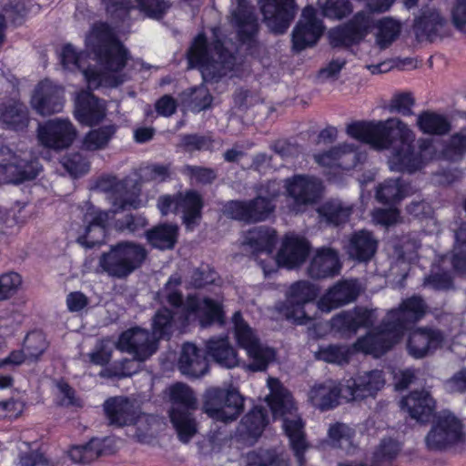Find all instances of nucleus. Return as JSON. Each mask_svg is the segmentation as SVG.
Here are the masks:
<instances>
[{"mask_svg": "<svg viewBox=\"0 0 466 466\" xmlns=\"http://www.w3.org/2000/svg\"><path fill=\"white\" fill-rule=\"evenodd\" d=\"M232 21L237 27L238 38L242 43H248L254 39L258 30V24L251 10L239 5L232 13Z\"/></svg>", "mask_w": 466, "mask_h": 466, "instance_id": "obj_46", "label": "nucleus"}, {"mask_svg": "<svg viewBox=\"0 0 466 466\" xmlns=\"http://www.w3.org/2000/svg\"><path fill=\"white\" fill-rule=\"evenodd\" d=\"M347 133L360 142L369 144L376 150L390 149L388 166L390 171L414 174L438 157V149L431 138L414 144L413 131L399 118L379 122H353Z\"/></svg>", "mask_w": 466, "mask_h": 466, "instance_id": "obj_1", "label": "nucleus"}, {"mask_svg": "<svg viewBox=\"0 0 466 466\" xmlns=\"http://www.w3.org/2000/svg\"><path fill=\"white\" fill-rule=\"evenodd\" d=\"M391 325H385V318L375 331L357 339L354 346L359 351L371 354L374 357H380L390 350L402 337L397 330L390 329Z\"/></svg>", "mask_w": 466, "mask_h": 466, "instance_id": "obj_22", "label": "nucleus"}, {"mask_svg": "<svg viewBox=\"0 0 466 466\" xmlns=\"http://www.w3.org/2000/svg\"><path fill=\"white\" fill-rule=\"evenodd\" d=\"M171 164L151 163L140 167V178L144 182L163 183L171 177Z\"/></svg>", "mask_w": 466, "mask_h": 466, "instance_id": "obj_60", "label": "nucleus"}, {"mask_svg": "<svg viewBox=\"0 0 466 466\" xmlns=\"http://www.w3.org/2000/svg\"><path fill=\"white\" fill-rule=\"evenodd\" d=\"M181 173L188 177L191 184L203 186L211 185L217 179V172L211 167L186 165L182 167Z\"/></svg>", "mask_w": 466, "mask_h": 466, "instance_id": "obj_61", "label": "nucleus"}, {"mask_svg": "<svg viewBox=\"0 0 466 466\" xmlns=\"http://www.w3.org/2000/svg\"><path fill=\"white\" fill-rule=\"evenodd\" d=\"M65 169L73 177H79L88 172L90 165L79 152L69 153L62 159Z\"/></svg>", "mask_w": 466, "mask_h": 466, "instance_id": "obj_63", "label": "nucleus"}, {"mask_svg": "<svg viewBox=\"0 0 466 466\" xmlns=\"http://www.w3.org/2000/svg\"><path fill=\"white\" fill-rule=\"evenodd\" d=\"M345 384L329 380L323 383L315 384L309 392V400L321 411L337 407L341 396L345 398Z\"/></svg>", "mask_w": 466, "mask_h": 466, "instance_id": "obj_34", "label": "nucleus"}, {"mask_svg": "<svg viewBox=\"0 0 466 466\" xmlns=\"http://www.w3.org/2000/svg\"><path fill=\"white\" fill-rule=\"evenodd\" d=\"M374 324V312L362 308L342 311L331 319V328L343 336L355 334L360 328Z\"/></svg>", "mask_w": 466, "mask_h": 466, "instance_id": "obj_31", "label": "nucleus"}, {"mask_svg": "<svg viewBox=\"0 0 466 466\" xmlns=\"http://www.w3.org/2000/svg\"><path fill=\"white\" fill-rule=\"evenodd\" d=\"M82 56L83 54L78 53L71 44H66L62 48L60 61L66 69L80 70L85 76L89 89H97L100 86L116 87L124 82L121 76H109L106 72L97 70L95 66L82 68Z\"/></svg>", "mask_w": 466, "mask_h": 466, "instance_id": "obj_12", "label": "nucleus"}, {"mask_svg": "<svg viewBox=\"0 0 466 466\" xmlns=\"http://www.w3.org/2000/svg\"><path fill=\"white\" fill-rule=\"evenodd\" d=\"M357 296L358 292L353 284L347 280L339 281L323 294L317 306L321 312L329 313L333 309L354 301Z\"/></svg>", "mask_w": 466, "mask_h": 466, "instance_id": "obj_36", "label": "nucleus"}, {"mask_svg": "<svg viewBox=\"0 0 466 466\" xmlns=\"http://www.w3.org/2000/svg\"><path fill=\"white\" fill-rule=\"evenodd\" d=\"M109 213L90 205L84 214L85 232L78 236L76 241L81 246L92 248L105 241L106 223Z\"/></svg>", "mask_w": 466, "mask_h": 466, "instance_id": "obj_25", "label": "nucleus"}, {"mask_svg": "<svg viewBox=\"0 0 466 466\" xmlns=\"http://www.w3.org/2000/svg\"><path fill=\"white\" fill-rule=\"evenodd\" d=\"M2 158L0 159V173L5 177L8 182L19 184L25 180L35 178L41 165L36 158H21L12 152L9 147L3 146L0 148Z\"/></svg>", "mask_w": 466, "mask_h": 466, "instance_id": "obj_13", "label": "nucleus"}, {"mask_svg": "<svg viewBox=\"0 0 466 466\" xmlns=\"http://www.w3.org/2000/svg\"><path fill=\"white\" fill-rule=\"evenodd\" d=\"M410 187V185L400 177L389 178L378 187L376 198L383 204H394L406 197Z\"/></svg>", "mask_w": 466, "mask_h": 466, "instance_id": "obj_49", "label": "nucleus"}, {"mask_svg": "<svg viewBox=\"0 0 466 466\" xmlns=\"http://www.w3.org/2000/svg\"><path fill=\"white\" fill-rule=\"evenodd\" d=\"M177 367L182 374L192 378L202 377L208 370L203 350L190 342L183 344Z\"/></svg>", "mask_w": 466, "mask_h": 466, "instance_id": "obj_37", "label": "nucleus"}, {"mask_svg": "<svg viewBox=\"0 0 466 466\" xmlns=\"http://www.w3.org/2000/svg\"><path fill=\"white\" fill-rule=\"evenodd\" d=\"M317 212L320 223H325L329 227H339L349 220L352 213V207L339 199H329L322 203Z\"/></svg>", "mask_w": 466, "mask_h": 466, "instance_id": "obj_43", "label": "nucleus"}, {"mask_svg": "<svg viewBox=\"0 0 466 466\" xmlns=\"http://www.w3.org/2000/svg\"><path fill=\"white\" fill-rule=\"evenodd\" d=\"M462 438V424L451 411L440 412L425 437L431 451H443L459 442Z\"/></svg>", "mask_w": 466, "mask_h": 466, "instance_id": "obj_10", "label": "nucleus"}, {"mask_svg": "<svg viewBox=\"0 0 466 466\" xmlns=\"http://www.w3.org/2000/svg\"><path fill=\"white\" fill-rule=\"evenodd\" d=\"M47 342L42 332L33 331L26 335L23 349L30 361H36L47 349Z\"/></svg>", "mask_w": 466, "mask_h": 466, "instance_id": "obj_59", "label": "nucleus"}, {"mask_svg": "<svg viewBox=\"0 0 466 466\" xmlns=\"http://www.w3.org/2000/svg\"><path fill=\"white\" fill-rule=\"evenodd\" d=\"M322 183L320 179L308 175H295L286 180V189L294 200L292 210L296 213L316 203L321 196Z\"/></svg>", "mask_w": 466, "mask_h": 466, "instance_id": "obj_17", "label": "nucleus"}, {"mask_svg": "<svg viewBox=\"0 0 466 466\" xmlns=\"http://www.w3.org/2000/svg\"><path fill=\"white\" fill-rule=\"evenodd\" d=\"M203 410L211 419L228 422L236 420L244 411V397L232 385L211 387L203 396Z\"/></svg>", "mask_w": 466, "mask_h": 466, "instance_id": "obj_7", "label": "nucleus"}, {"mask_svg": "<svg viewBox=\"0 0 466 466\" xmlns=\"http://www.w3.org/2000/svg\"><path fill=\"white\" fill-rule=\"evenodd\" d=\"M147 242L160 250L174 248L178 235V228L174 224H159L146 231Z\"/></svg>", "mask_w": 466, "mask_h": 466, "instance_id": "obj_47", "label": "nucleus"}, {"mask_svg": "<svg viewBox=\"0 0 466 466\" xmlns=\"http://www.w3.org/2000/svg\"><path fill=\"white\" fill-rule=\"evenodd\" d=\"M114 452L115 441L112 438H92L86 444L72 446L68 457L75 463L86 464Z\"/></svg>", "mask_w": 466, "mask_h": 466, "instance_id": "obj_32", "label": "nucleus"}, {"mask_svg": "<svg viewBox=\"0 0 466 466\" xmlns=\"http://www.w3.org/2000/svg\"><path fill=\"white\" fill-rule=\"evenodd\" d=\"M190 67H198L205 82L217 83L235 66L236 58L223 42L216 38L209 46L204 33L193 39L187 52Z\"/></svg>", "mask_w": 466, "mask_h": 466, "instance_id": "obj_3", "label": "nucleus"}, {"mask_svg": "<svg viewBox=\"0 0 466 466\" xmlns=\"http://www.w3.org/2000/svg\"><path fill=\"white\" fill-rule=\"evenodd\" d=\"M0 122L8 129H25L29 122L26 106L19 102L5 106L0 113Z\"/></svg>", "mask_w": 466, "mask_h": 466, "instance_id": "obj_50", "label": "nucleus"}, {"mask_svg": "<svg viewBox=\"0 0 466 466\" xmlns=\"http://www.w3.org/2000/svg\"><path fill=\"white\" fill-rule=\"evenodd\" d=\"M75 116L81 124L96 125L106 116V106L90 91H82L76 98Z\"/></svg>", "mask_w": 466, "mask_h": 466, "instance_id": "obj_33", "label": "nucleus"}, {"mask_svg": "<svg viewBox=\"0 0 466 466\" xmlns=\"http://www.w3.org/2000/svg\"><path fill=\"white\" fill-rule=\"evenodd\" d=\"M417 127L423 134L436 136L446 135L451 129V125L445 116L430 110L418 115Z\"/></svg>", "mask_w": 466, "mask_h": 466, "instance_id": "obj_48", "label": "nucleus"}, {"mask_svg": "<svg viewBox=\"0 0 466 466\" xmlns=\"http://www.w3.org/2000/svg\"><path fill=\"white\" fill-rule=\"evenodd\" d=\"M31 104L41 116L59 113L64 107V89L50 80L41 81L35 90Z\"/></svg>", "mask_w": 466, "mask_h": 466, "instance_id": "obj_24", "label": "nucleus"}, {"mask_svg": "<svg viewBox=\"0 0 466 466\" xmlns=\"http://www.w3.org/2000/svg\"><path fill=\"white\" fill-rule=\"evenodd\" d=\"M137 5L146 16L160 20L170 8L171 4L167 0H137Z\"/></svg>", "mask_w": 466, "mask_h": 466, "instance_id": "obj_64", "label": "nucleus"}, {"mask_svg": "<svg viewBox=\"0 0 466 466\" xmlns=\"http://www.w3.org/2000/svg\"><path fill=\"white\" fill-rule=\"evenodd\" d=\"M428 306L421 296L413 295L401 301L399 308L390 310L385 316V325L391 330H397L403 336L409 326L421 319L426 314Z\"/></svg>", "mask_w": 466, "mask_h": 466, "instance_id": "obj_16", "label": "nucleus"}, {"mask_svg": "<svg viewBox=\"0 0 466 466\" xmlns=\"http://www.w3.org/2000/svg\"><path fill=\"white\" fill-rule=\"evenodd\" d=\"M158 299L162 303H167L174 309H182L187 318L192 315L198 316L199 324L202 328L213 324L222 326L225 323L222 304L211 298L200 299L196 294H188L184 299L182 291H177L167 293V295L158 297Z\"/></svg>", "mask_w": 466, "mask_h": 466, "instance_id": "obj_6", "label": "nucleus"}, {"mask_svg": "<svg viewBox=\"0 0 466 466\" xmlns=\"http://www.w3.org/2000/svg\"><path fill=\"white\" fill-rule=\"evenodd\" d=\"M289 459L274 450L253 451L247 455V466H289Z\"/></svg>", "mask_w": 466, "mask_h": 466, "instance_id": "obj_55", "label": "nucleus"}, {"mask_svg": "<svg viewBox=\"0 0 466 466\" xmlns=\"http://www.w3.org/2000/svg\"><path fill=\"white\" fill-rule=\"evenodd\" d=\"M268 384L270 390L267 401L274 418L282 417V428L289 440L298 466H306L304 453L309 445L305 439L304 422L301 418L293 416L295 410L292 396L278 379L269 378Z\"/></svg>", "mask_w": 466, "mask_h": 466, "instance_id": "obj_2", "label": "nucleus"}, {"mask_svg": "<svg viewBox=\"0 0 466 466\" xmlns=\"http://www.w3.org/2000/svg\"><path fill=\"white\" fill-rule=\"evenodd\" d=\"M354 435V430L343 423H336L329 429L332 447L340 449L347 454H353L356 450Z\"/></svg>", "mask_w": 466, "mask_h": 466, "instance_id": "obj_53", "label": "nucleus"}, {"mask_svg": "<svg viewBox=\"0 0 466 466\" xmlns=\"http://www.w3.org/2000/svg\"><path fill=\"white\" fill-rule=\"evenodd\" d=\"M378 248V240L368 230L355 231L349 241L347 252L349 257L359 262H368L375 255Z\"/></svg>", "mask_w": 466, "mask_h": 466, "instance_id": "obj_41", "label": "nucleus"}, {"mask_svg": "<svg viewBox=\"0 0 466 466\" xmlns=\"http://www.w3.org/2000/svg\"><path fill=\"white\" fill-rule=\"evenodd\" d=\"M309 252L310 244L306 238L287 235L277 254L276 261L279 266L293 269L300 267L306 261Z\"/></svg>", "mask_w": 466, "mask_h": 466, "instance_id": "obj_29", "label": "nucleus"}, {"mask_svg": "<svg viewBox=\"0 0 466 466\" xmlns=\"http://www.w3.org/2000/svg\"><path fill=\"white\" fill-rule=\"evenodd\" d=\"M263 22L274 35H283L295 18L298 6L295 0H260Z\"/></svg>", "mask_w": 466, "mask_h": 466, "instance_id": "obj_14", "label": "nucleus"}, {"mask_svg": "<svg viewBox=\"0 0 466 466\" xmlns=\"http://www.w3.org/2000/svg\"><path fill=\"white\" fill-rule=\"evenodd\" d=\"M448 21L441 13L431 7L421 9L420 15L414 21V32L417 38L433 42L438 37L448 34Z\"/></svg>", "mask_w": 466, "mask_h": 466, "instance_id": "obj_27", "label": "nucleus"}, {"mask_svg": "<svg viewBox=\"0 0 466 466\" xmlns=\"http://www.w3.org/2000/svg\"><path fill=\"white\" fill-rule=\"evenodd\" d=\"M203 198L196 190L177 194V211L182 213L183 224L187 230H193L201 218Z\"/></svg>", "mask_w": 466, "mask_h": 466, "instance_id": "obj_40", "label": "nucleus"}, {"mask_svg": "<svg viewBox=\"0 0 466 466\" xmlns=\"http://www.w3.org/2000/svg\"><path fill=\"white\" fill-rule=\"evenodd\" d=\"M147 256L148 252L142 244L122 240L101 254L98 266L108 277L125 279L143 266Z\"/></svg>", "mask_w": 466, "mask_h": 466, "instance_id": "obj_4", "label": "nucleus"}, {"mask_svg": "<svg viewBox=\"0 0 466 466\" xmlns=\"http://www.w3.org/2000/svg\"><path fill=\"white\" fill-rule=\"evenodd\" d=\"M37 137L46 147L61 150L71 146L76 130L67 119L54 118L38 126Z\"/></svg>", "mask_w": 466, "mask_h": 466, "instance_id": "obj_19", "label": "nucleus"}, {"mask_svg": "<svg viewBox=\"0 0 466 466\" xmlns=\"http://www.w3.org/2000/svg\"><path fill=\"white\" fill-rule=\"evenodd\" d=\"M174 331V313L167 307L160 308L152 319V337L157 339H169Z\"/></svg>", "mask_w": 466, "mask_h": 466, "instance_id": "obj_52", "label": "nucleus"}, {"mask_svg": "<svg viewBox=\"0 0 466 466\" xmlns=\"http://www.w3.org/2000/svg\"><path fill=\"white\" fill-rule=\"evenodd\" d=\"M116 131L115 125L103 126L90 130L82 142V147L88 151H96L105 148Z\"/></svg>", "mask_w": 466, "mask_h": 466, "instance_id": "obj_54", "label": "nucleus"}, {"mask_svg": "<svg viewBox=\"0 0 466 466\" xmlns=\"http://www.w3.org/2000/svg\"><path fill=\"white\" fill-rule=\"evenodd\" d=\"M234 336L238 345L247 351L250 359L248 369L251 371L265 370L275 359V350L264 346L256 332L244 320L240 311L232 316Z\"/></svg>", "mask_w": 466, "mask_h": 466, "instance_id": "obj_9", "label": "nucleus"}, {"mask_svg": "<svg viewBox=\"0 0 466 466\" xmlns=\"http://www.w3.org/2000/svg\"><path fill=\"white\" fill-rule=\"evenodd\" d=\"M267 423V410L258 406L254 407L241 420V426L245 431L255 438L261 435Z\"/></svg>", "mask_w": 466, "mask_h": 466, "instance_id": "obj_57", "label": "nucleus"}, {"mask_svg": "<svg viewBox=\"0 0 466 466\" xmlns=\"http://www.w3.org/2000/svg\"><path fill=\"white\" fill-rule=\"evenodd\" d=\"M314 356L318 360L343 365L350 361V350L342 344L319 345Z\"/></svg>", "mask_w": 466, "mask_h": 466, "instance_id": "obj_56", "label": "nucleus"}, {"mask_svg": "<svg viewBox=\"0 0 466 466\" xmlns=\"http://www.w3.org/2000/svg\"><path fill=\"white\" fill-rule=\"evenodd\" d=\"M206 352L221 367L232 369L238 364L237 352L228 337L210 338L206 342Z\"/></svg>", "mask_w": 466, "mask_h": 466, "instance_id": "obj_42", "label": "nucleus"}, {"mask_svg": "<svg viewBox=\"0 0 466 466\" xmlns=\"http://www.w3.org/2000/svg\"><path fill=\"white\" fill-rule=\"evenodd\" d=\"M86 43L105 70L119 72L126 66L128 51L107 25L101 24L94 27Z\"/></svg>", "mask_w": 466, "mask_h": 466, "instance_id": "obj_5", "label": "nucleus"}, {"mask_svg": "<svg viewBox=\"0 0 466 466\" xmlns=\"http://www.w3.org/2000/svg\"><path fill=\"white\" fill-rule=\"evenodd\" d=\"M385 384L383 371L373 370L345 381V399L349 400H362L374 396Z\"/></svg>", "mask_w": 466, "mask_h": 466, "instance_id": "obj_26", "label": "nucleus"}, {"mask_svg": "<svg viewBox=\"0 0 466 466\" xmlns=\"http://www.w3.org/2000/svg\"><path fill=\"white\" fill-rule=\"evenodd\" d=\"M466 154V129L454 133L443 144L435 160L443 159L451 162H458Z\"/></svg>", "mask_w": 466, "mask_h": 466, "instance_id": "obj_51", "label": "nucleus"}, {"mask_svg": "<svg viewBox=\"0 0 466 466\" xmlns=\"http://www.w3.org/2000/svg\"><path fill=\"white\" fill-rule=\"evenodd\" d=\"M117 347L133 354L140 361L152 356L157 349V341L148 330L135 327L124 331L117 342Z\"/></svg>", "mask_w": 466, "mask_h": 466, "instance_id": "obj_23", "label": "nucleus"}, {"mask_svg": "<svg viewBox=\"0 0 466 466\" xmlns=\"http://www.w3.org/2000/svg\"><path fill=\"white\" fill-rule=\"evenodd\" d=\"M274 209L272 199L261 196L249 200H228L222 207L226 217L246 224L265 221Z\"/></svg>", "mask_w": 466, "mask_h": 466, "instance_id": "obj_11", "label": "nucleus"}, {"mask_svg": "<svg viewBox=\"0 0 466 466\" xmlns=\"http://www.w3.org/2000/svg\"><path fill=\"white\" fill-rule=\"evenodd\" d=\"M318 296L315 285L306 280L293 283L287 293L285 316L297 324H306L310 318L307 316L304 306L314 300Z\"/></svg>", "mask_w": 466, "mask_h": 466, "instance_id": "obj_18", "label": "nucleus"}, {"mask_svg": "<svg viewBox=\"0 0 466 466\" xmlns=\"http://www.w3.org/2000/svg\"><path fill=\"white\" fill-rule=\"evenodd\" d=\"M323 15L329 18L341 19L351 12L349 0H318Z\"/></svg>", "mask_w": 466, "mask_h": 466, "instance_id": "obj_62", "label": "nucleus"}, {"mask_svg": "<svg viewBox=\"0 0 466 466\" xmlns=\"http://www.w3.org/2000/svg\"><path fill=\"white\" fill-rule=\"evenodd\" d=\"M277 243L276 231L268 227H258L248 232L245 244L254 255L265 253L271 255Z\"/></svg>", "mask_w": 466, "mask_h": 466, "instance_id": "obj_44", "label": "nucleus"}, {"mask_svg": "<svg viewBox=\"0 0 466 466\" xmlns=\"http://www.w3.org/2000/svg\"><path fill=\"white\" fill-rule=\"evenodd\" d=\"M401 450L400 443L391 438L381 440L376 449L370 464L366 462H339L338 466H391Z\"/></svg>", "mask_w": 466, "mask_h": 466, "instance_id": "obj_45", "label": "nucleus"}, {"mask_svg": "<svg viewBox=\"0 0 466 466\" xmlns=\"http://www.w3.org/2000/svg\"><path fill=\"white\" fill-rule=\"evenodd\" d=\"M377 27L376 41L380 48H386L399 36L401 25L391 17H385L378 22Z\"/></svg>", "mask_w": 466, "mask_h": 466, "instance_id": "obj_58", "label": "nucleus"}, {"mask_svg": "<svg viewBox=\"0 0 466 466\" xmlns=\"http://www.w3.org/2000/svg\"><path fill=\"white\" fill-rule=\"evenodd\" d=\"M360 154L357 152V147L354 144L347 143L338 145L328 151L314 155V159L319 165L342 170L354 168L360 161Z\"/></svg>", "mask_w": 466, "mask_h": 466, "instance_id": "obj_28", "label": "nucleus"}, {"mask_svg": "<svg viewBox=\"0 0 466 466\" xmlns=\"http://www.w3.org/2000/svg\"><path fill=\"white\" fill-rule=\"evenodd\" d=\"M441 331L432 329H419L410 334L407 348L410 355L416 359L425 357L431 350L437 349L442 342Z\"/></svg>", "mask_w": 466, "mask_h": 466, "instance_id": "obj_39", "label": "nucleus"}, {"mask_svg": "<svg viewBox=\"0 0 466 466\" xmlns=\"http://www.w3.org/2000/svg\"><path fill=\"white\" fill-rule=\"evenodd\" d=\"M103 410L109 425L118 428L135 424L139 417L134 402L127 397L108 398L103 404Z\"/></svg>", "mask_w": 466, "mask_h": 466, "instance_id": "obj_30", "label": "nucleus"}, {"mask_svg": "<svg viewBox=\"0 0 466 466\" xmlns=\"http://www.w3.org/2000/svg\"><path fill=\"white\" fill-rule=\"evenodd\" d=\"M324 32L322 21L317 10L307 5L303 8L299 20L291 34L292 48L300 52L317 44Z\"/></svg>", "mask_w": 466, "mask_h": 466, "instance_id": "obj_15", "label": "nucleus"}, {"mask_svg": "<svg viewBox=\"0 0 466 466\" xmlns=\"http://www.w3.org/2000/svg\"><path fill=\"white\" fill-rule=\"evenodd\" d=\"M128 180H118L116 177H102L97 187L111 194L112 204L116 210L137 209L141 205L139 189L130 186Z\"/></svg>", "mask_w": 466, "mask_h": 466, "instance_id": "obj_21", "label": "nucleus"}, {"mask_svg": "<svg viewBox=\"0 0 466 466\" xmlns=\"http://www.w3.org/2000/svg\"><path fill=\"white\" fill-rule=\"evenodd\" d=\"M172 409L170 420L182 442H188L196 433L193 411L197 409V400L192 390L183 383H176L170 388Z\"/></svg>", "mask_w": 466, "mask_h": 466, "instance_id": "obj_8", "label": "nucleus"}, {"mask_svg": "<svg viewBox=\"0 0 466 466\" xmlns=\"http://www.w3.org/2000/svg\"><path fill=\"white\" fill-rule=\"evenodd\" d=\"M436 402L427 390H413L400 400V408L417 421L426 422L435 410Z\"/></svg>", "mask_w": 466, "mask_h": 466, "instance_id": "obj_35", "label": "nucleus"}, {"mask_svg": "<svg viewBox=\"0 0 466 466\" xmlns=\"http://www.w3.org/2000/svg\"><path fill=\"white\" fill-rule=\"evenodd\" d=\"M340 262L338 252L330 248H319L311 259L308 273L312 279L332 278L339 273Z\"/></svg>", "mask_w": 466, "mask_h": 466, "instance_id": "obj_38", "label": "nucleus"}, {"mask_svg": "<svg viewBox=\"0 0 466 466\" xmlns=\"http://www.w3.org/2000/svg\"><path fill=\"white\" fill-rule=\"evenodd\" d=\"M370 26V16L364 12H359L348 23L329 30V43L332 47L350 46L362 40Z\"/></svg>", "mask_w": 466, "mask_h": 466, "instance_id": "obj_20", "label": "nucleus"}]
</instances>
